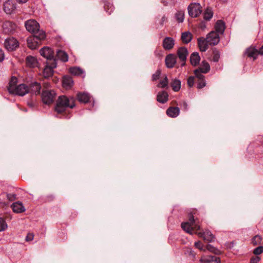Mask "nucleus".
Masks as SVG:
<instances>
[{"mask_svg":"<svg viewBox=\"0 0 263 263\" xmlns=\"http://www.w3.org/2000/svg\"><path fill=\"white\" fill-rule=\"evenodd\" d=\"M75 107V104L73 102L70 103L69 99L65 96H59L57 100L54 110L58 115H61L63 118L69 119L71 116L69 112H67V108H73Z\"/></svg>","mask_w":263,"mask_h":263,"instance_id":"1","label":"nucleus"},{"mask_svg":"<svg viewBox=\"0 0 263 263\" xmlns=\"http://www.w3.org/2000/svg\"><path fill=\"white\" fill-rule=\"evenodd\" d=\"M56 93L53 90H43L42 93V100L44 104H51L55 99Z\"/></svg>","mask_w":263,"mask_h":263,"instance_id":"2","label":"nucleus"},{"mask_svg":"<svg viewBox=\"0 0 263 263\" xmlns=\"http://www.w3.org/2000/svg\"><path fill=\"white\" fill-rule=\"evenodd\" d=\"M189 15L192 17H198L202 12V8L199 3H192L187 7Z\"/></svg>","mask_w":263,"mask_h":263,"instance_id":"3","label":"nucleus"},{"mask_svg":"<svg viewBox=\"0 0 263 263\" xmlns=\"http://www.w3.org/2000/svg\"><path fill=\"white\" fill-rule=\"evenodd\" d=\"M40 54L46 59V62L53 63L56 61L53 50L49 47H44L40 50Z\"/></svg>","mask_w":263,"mask_h":263,"instance_id":"4","label":"nucleus"},{"mask_svg":"<svg viewBox=\"0 0 263 263\" xmlns=\"http://www.w3.org/2000/svg\"><path fill=\"white\" fill-rule=\"evenodd\" d=\"M18 41L14 37H9L5 39L4 47L8 51H13L19 47Z\"/></svg>","mask_w":263,"mask_h":263,"instance_id":"5","label":"nucleus"},{"mask_svg":"<svg viewBox=\"0 0 263 263\" xmlns=\"http://www.w3.org/2000/svg\"><path fill=\"white\" fill-rule=\"evenodd\" d=\"M29 92V88L28 85L25 84L18 85L13 90L10 91V94L19 96H24Z\"/></svg>","mask_w":263,"mask_h":263,"instance_id":"6","label":"nucleus"},{"mask_svg":"<svg viewBox=\"0 0 263 263\" xmlns=\"http://www.w3.org/2000/svg\"><path fill=\"white\" fill-rule=\"evenodd\" d=\"M57 63L56 61L53 63L46 62V65L43 70V75L45 78L48 79L51 77L54 73L53 69L56 68Z\"/></svg>","mask_w":263,"mask_h":263,"instance_id":"7","label":"nucleus"},{"mask_svg":"<svg viewBox=\"0 0 263 263\" xmlns=\"http://www.w3.org/2000/svg\"><path fill=\"white\" fill-rule=\"evenodd\" d=\"M189 54V52L185 47H179L177 51V55L179 59L182 62L181 66L183 67L185 65L186 58Z\"/></svg>","mask_w":263,"mask_h":263,"instance_id":"8","label":"nucleus"},{"mask_svg":"<svg viewBox=\"0 0 263 263\" xmlns=\"http://www.w3.org/2000/svg\"><path fill=\"white\" fill-rule=\"evenodd\" d=\"M206 39L211 46L216 45L220 41L219 34L214 31H211L206 35Z\"/></svg>","mask_w":263,"mask_h":263,"instance_id":"9","label":"nucleus"},{"mask_svg":"<svg viewBox=\"0 0 263 263\" xmlns=\"http://www.w3.org/2000/svg\"><path fill=\"white\" fill-rule=\"evenodd\" d=\"M25 26L27 30L32 33L34 32V31L38 30L39 28V23L33 20H29L26 21Z\"/></svg>","mask_w":263,"mask_h":263,"instance_id":"10","label":"nucleus"},{"mask_svg":"<svg viewBox=\"0 0 263 263\" xmlns=\"http://www.w3.org/2000/svg\"><path fill=\"white\" fill-rule=\"evenodd\" d=\"M28 86L29 88V92L35 95H39L40 94L42 88L40 83L36 81L31 82Z\"/></svg>","mask_w":263,"mask_h":263,"instance_id":"11","label":"nucleus"},{"mask_svg":"<svg viewBox=\"0 0 263 263\" xmlns=\"http://www.w3.org/2000/svg\"><path fill=\"white\" fill-rule=\"evenodd\" d=\"M25 62L26 66L29 68H35L39 67V62L37 59L33 56L28 55L26 58Z\"/></svg>","mask_w":263,"mask_h":263,"instance_id":"12","label":"nucleus"},{"mask_svg":"<svg viewBox=\"0 0 263 263\" xmlns=\"http://www.w3.org/2000/svg\"><path fill=\"white\" fill-rule=\"evenodd\" d=\"M176 56L174 54L170 53L166 56L165 62L166 67L172 68L176 63Z\"/></svg>","mask_w":263,"mask_h":263,"instance_id":"13","label":"nucleus"},{"mask_svg":"<svg viewBox=\"0 0 263 263\" xmlns=\"http://www.w3.org/2000/svg\"><path fill=\"white\" fill-rule=\"evenodd\" d=\"M27 44L28 47L32 50L36 49L41 45L37 41L36 37L32 35L27 38Z\"/></svg>","mask_w":263,"mask_h":263,"instance_id":"14","label":"nucleus"},{"mask_svg":"<svg viewBox=\"0 0 263 263\" xmlns=\"http://www.w3.org/2000/svg\"><path fill=\"white\" fill-rule=\"evenodd\" d=\"M198 45L201 52H205L209 48V44L208 40L204 37H200L197 39Z\"/></svg>","mask_w":263,"mask_h":263,"instance_id":"15","label":"nucleus"},{"mask_svg":"<svg viewBox=\"0 0 263 263\" xmlns=\"http://www.w3.org/2000/svg\"><path fill=\"white\" fill-rule=\"evenodd\" d=\"M16 7L11 0L6 1L3 4L4 11L7 14H11Z\"/></svg>","mask_w":263,"mask_h":263,"instance_id":"16","label":"nucleus"},{"mask_svg":"<svg viewBox=\"0 0 263 263\" xmlns=\"http://www.w3.org/2000/svg\"><path fill=\"white\" fill-rule=\"evenodd\" d=\"M175 40L171 37H166L163 41L162 46L165 50H170L174 46Z\"/></svg>","mask_w":263,"mask_h":263,"instance_id":"17","label":"nucleus"},{"mask_svg":"<svg viewBox=\"0 0 263 263\" xmlns=\"http://www.w3.org/2000/svg\"><path fill=\"white\" fill-rule=\"evenodd\" d=\"M214 28L215 29V32L218 34H222L226 29V24L224 22L221 20H217L215 24Z\"/></svg>","mask_w":263,"mask_h":263,"instance_id":"18","label":"nucleus"},{"mask_svg":"<svg viewBox=\"0 0 263 263\" xmlns=\"http://www.w3.org/2000/svg\"><path fill=\"white\" fill-rule=\"evenodd\" d=\"M245 54L249 58H252L254 60H256L259 53V50H257L255 47H250L246 49Z\"/></svg>","mask_w":263,"mask_h":263,"instance_id":"19","label":"nucleus"},{"mask_svg":"<svg viewBox=\"0 0 263 263\" xmlns=\"http://www.w3.org/2000/svg\"><path fill=\"white\" fill-rule=\"evenodd\" d=\"M168 100V94L167 91L162 90L159 91L157 96V101L162 104L165 103Z\"/></svg>","mask_w":263,"mask_h":263,"instance_id":"20","label":"nucleus"},{"mask_svg":"<svg viewBox=\"0 0 263 263\" xmlns=\"http://www.w3.org/2000/svg\"><path fill=\"white\" fill-rule=\"evenodd\" d=\"M199 235L208 242L214 241L215 238V236L209 230H206L203 233H199Z\"/></svg>","mask_w":263,"mask_h":263,"instance_id":"21","label":"nucleus"},{"mask_svg":"<svg viewBox=\"0 0 263 263\" xmlns=\"http://www.w3.org/2000/svg\"><path fill=\"white\" fill-rule=\"evenodd\" d=\"M200 57L197 52H194L191 54L190 61L191 64L195 67L199 65L200 61Z\"/></svg>","mask_w":263,"mask_h":263,"instance_id":"22","label":"nucleus"},{"mask_svg":"<svg viewBox=\"0 0 263 263\" xmlns=\"http://www.w3.org/2000/svg\"><path fill=\"white\" fill-rule=\"evenodd\" d=\"M78 100L80 103H87L90 101V97L88 93L86 92H79L77 95Z\"/></svg>","mask_w":263,"mask_h":263,"instance_id":"23","label":"nucleus"},{"mask_svg":"<svg viewBox=\"0 0 263 263\" xmlns=\"http://www.w3.org/2000/svg\"><path fill=\"white\" fill-rule=\"evenodd\" d=\"M104 4V9L105 11L110 14L114 10L115 7L110 0H102Z\"/></svg>","mask_w":263,"mask_h":263,"instance_id":"24","label":"nucleus"},{"mask_svg":"<svg viewBox=\"0 0 263 263\" xmlns=\"http://www.w3.org/2000/svg\"><path fill=\"white\" fill-rule=\"evenodd\" d=\"M167 115L172 118L177 117L180 113V109L178 107H170L166 110Z\"/></svg>","mask_w":263,"mask_h":263,"instance_id":"25","label":"nucleus"},{"mask_svg":"<svg viewBox=\"0 0 263 263\" xmlns=\"http://www.w3.org/2000/svg\"><path fill=\"white\" fill-rule=\"evenodd\" d=\"M11 208L13 211L16 213H21L25 211V207L22 203L18 201L13 203L11 205Z\"/></svg>","mask_w":263,"mask_h":263,"instance_id":"26","label":"nucleus"},{"mask_svg":"<svg viewBox=\"0 0 263 263\" xmlns=\"http://www.w3.org/2000/svg\"><path fill=\"white\" fill-rule=\"evenodd\" d=\"M32 36L36 37L38 42L41 44L42 41L45 39L46 34L45 31L39 29L32 33Z\"/></svg>","mask_w":263,"mask_h":263,"instance_id":"27","label":"nucleus"},{"mask_svg":"<svg viewBox=\"0 0 263 263\" xmlns=\"http://www.w3.org/2000/svg\"><path fill=\"white\" fill-rule=\"evenodd\" d=\"M56 57L63 62H66L68 60L67 53L62 50L59 49L57 51Z\"/></svg>","mask_w":263,"mask_h":263,"instance_id":"28","label":"nucleus"},{"mask_svg":"<svg viewBox=\"0 0 263 263\" xmlns=\"http://www.w3.org/2000/svg\"><path fill=\"white\" fill-rule=\"evenodd\" d=\"M62 84L64 87L71 88L73 85L72 78L69 76H64L63 78Z\"/></svg>","mask_w":263,"mask_h":263,"instance_id":"29","label":"nucleus"},{"mask_svg":"<svg viewBox=\"0 0 263 263\" xmlns=\"http://www.w3.org/2000/svg\"><path fill=\"white\" fill-rule=\"evenodd\" d=\"M192 34L189 31L182 32L181 35V40L184 44H188L192 40Z\"/></svg>","mask_w":263,"mask_h":263,"instance_id":"30","label":"nucleus"},{"mask_svg":"<svg viewBox=\"0 0 263 263\" xmlns=\"http://www.w3.org/2000/svg\"><path fill=\"white\" fill-rule=\"evenodd\" d=\"M193 226L189 222H183L181 224V227L186 233L192 234L194 230Z\"/></svg>","mask_w":263,"mask_h":263,"instance_id":"31","label":"nucleus"},{"mask_svg":"<svg viewBox=\"0 0 263 263\" xmlns=\"http://www.w3.org/2000/svg\"><path fill=\"white\" fill-rule=\"evenodd\" d=\"M170 85L173 91L178 92L180 90L181 88V81L177 79H173L171 82Z\"/></svg>","mask_w":263,"mask_h":263,"instance_id":"32","label":"nucleus"},{"mask_svg":"<svg viewBox=\"0 0 263 263\" xmlns=\"http://www.w3.org/2000/svg\"><path fill=\"white\" fill-rule=\"evenodd\" d=\"M18 82L17 78L15 76H12L10 79V81L9 83L8 86V90L9 92L10 93V91L13 90V89H14L15 87H16L17 84Z\"/></svg>","mask_w":263,"mask_h":263,"instance_id":"33","label":"nucleus"},{"mask_svg":"<svg viewBox=\"0 0 263 263\" xmlns=\"http://www.w3.org/2000/svg\"><path fill=\"white\" fill-rule=\"evenodd\" d=\"M69 72L72 75L77 76H81L84 73L83 70L79 67H70L69 69Z\"/></svg>","mask_w":263,"mask_h":263,"instance_id":"34","label":"nucleus"},{"mask_svg":"<svg viewBox=\"0 0 263 263\" xmlns=\"http://www.w3.org/2000/svg\"><path fill=\"white\" fill-rule=\"evenodd\" d=\"M213 16V12L211 8L208 7L203 12V18L206 21H210Z\"/></svg>","mask_w":263,"mask_h":263,"instance_id":"35","label":"nucleus"},{"mask_svg":"<svg viewBox=\"0 0 263 263\" xmlns=\"http://www.w3.org/2000/svg\"><path fill=\"white\" fill-rule=\"evenodd\" d=\"M198 69H201L202 73H206L210 70V66L208 62L204 60L202 62L201 66Z\"/></svg>","mask_w":263,"mask_h":263,"instance_id":"36","label":"nucleus"},{"mask_svg":"<svg viewBox=\"0 0 263 263\" xmlns=\"http://www.w3.org/2000/svg\"><path fill=\"white\" fill-rule=\"evenodd\" d=\"M208 250L210 252H212L215 255H220L222 254V252L220 250H219V249L214 247V246L210 244H208L205 246V250Z\"/></svg>","mask_w":263,"mask_h":263,"instance_id":"37","label":"nucleus"},{"mask_svg":"<svg viewBox=\"0 0 263 263\" xmlns=\"http://www.w3.org/2000/svg\"><path fill=\"white\" fill-rule=\"evenodd\" d=\"M212 54L213 61L214 62H218L219 60L220 55L219 51L216 48H214L212 49Z\"/></svg>","mask_w":263,"mask_h":263,"instance_id":"38","label":"nucleus"},{"mask_svg":"<svg viewBox=\"0 0 263 263\" xmlns=\"http://www.w3.org/2000/svg\"><path fill=\"white\" fill-rule=\"evenodd\" d=\"M168 80L166 76H165L162 80H161L157 84V86L159 88H165L168 87Z\"/></svg>","mask_w":263,"mask_h":263,"instance_id":"39","label":"nucleus"},{"mask_svg":"<svg viewBox=\"0 0 263 263\" xmlns=\"http://www.w3.org/2000/svg\"><path fill=\"white\" fill-rule=\"evenodd\" d=\"M262 240V237L259 235H256L251 239V243L254 246L260 244Z\"/></svg>","mask_w":263,"mask_h":263,"instance_id":"40","label":"nucleus"},{"mask_svg":"<svg viewBox=\"0 0 263 263\" xmlns=\"http://www.w3.org/2000/svg\"><path fill=\"white\" fill-rule=\"evenodd\" d=\"M175 18L178 23H182L184 18V12L182 11H178L175 14Z\"/></svg>","mask_w":263,"mask_h":263,"instance_id":"41","label":"nucleus"},{"mask_svg":"<svg viewBox=\"0 0 263 263\" xmlns=\"http://www.w3.org/2000/svg\"><path fill=\"white\" fill-rule=\"evenodd\" d=\"M201 70V69L197 68L194 71V73L195 75V77L197 78L198 79V80L205 79V77L204 75H203L202 74L203 73H202V71Z\"/></svg>","mask_w":263,"mask_h":263,"instance_id":"42","label":"nucleus"},{"mask_svg":"<svg viewBox=\"0 0 263 263\" xmlns=\"http://www.w3.org/2000/svg\"><path fill=\"white\" fill-rule=\"evenodd\" d=\"M7 228V224L4 218L0 217V232L5 231Z\"/></svg>","mask_w":263,"mask_h":263,"instance_id":"43","label":"nucleus"},{"mask_svg":"<svg viewBox=\"0 0 263 263\" xmlns=\"http://www.w3.org/2000/svg\"><path fill=\"white\" fill-rule=\"evenodd\" d=\"M161 73V70L160 69H158L155 73L152 75V81H156L158 79H159L160 75Z\"/></svg>","mask_w":263,"mask_h":263,"instance_id":"44","label":"nucleus"},{"mask_svg":"<svg viewBox=\"0 0 263 263\" xmlns=\"http://www.w3.org/2000/svg\"><path fill=\"white\" fill-rule=\"evenodd\" d=\"M205 85H206V82H205V79L198 80V81L197 82V88L198 89H200L203 88L205 86Z\"/></svg>","mask_w":263,"mask_h":263,"instance_id":"45","label":"nucleus"},{"mask_svg":"<svg viewBox=\"0 0 263 263\" xmlns=\"http://www.w3.org/2000/svg\"><path fill=\"white\" fill-rule=\"evenodd\" d=\"M194 246L196 248L199 249L201 251H205V247H204L202 243L200 241L195 242Z\"/></svg>","mask_w":263,"mask_h":263,"instance_id":"46","label":"nucleus"},{"mask_svg":"<svg viewBox=\"0 0 263 263\" xmlns=\"http://www.w3.org/2000/svg\"><path fill=\"white\" fill-rule=\"evenodd\" d=\"M195 83V77L190 76L187 80V84L190 88L192 87Z\"/></svg>","mask_w":263,"mask_h":263,"instance_id":"47","label":"nucleus"},{"mask_svg":"<svg viewBox=\"0 0 263 263\" xmlns=\"http://www.w3.org/2000/svg\"><path fill=\"white\" fill-rule=\"evenodd\" d=\"M263 253V246H259L253 250V253L258 255Z\"/></svg>","mask_w":263,"mask_h":263,"instance_id":"48","label":"nucleus"},{"mask_svg":"<svg viewBox=\"0 0 263 263\" xmlns=\"http://www.w3.org/2000/svg\"><path fill=\"white\" fill-rule=\"evenodd\" d=\"M188 222H189L192 226H193L195 223V220L193 212H190L188 214Z\"/></svg>","mask_w":263,"mask_h":263,"instance_id":"49","label":"nucleus"},{"mask_svg":"<svg viewBox=\"0 0 263 263\" xmlns=\"http://www.w3.org/2000/svg\"><path fill=\"white\" fill-rule=\"evenodd\" d=\"M210 262L214 261L215 263H221L220 257L210 255Z\"/></svg>","mask_w":263,"mask_h":263,"instance_id":"50","label":"nucleus"},{"mask_svg":"<svg viewBox=\"0 0 263 263\" xmlns=\"http://www.w3.org/2000/svg\"><path fill=\"white\" fill-rule=\"evenodd\" d=\"M16 195L15 194H7V199L10 201H13L16 199Z\"/></svg>","mask_w":263,"mask_h":263,"instance_id":"51","label":"nucleus"},{"mask_svg":"<svg viewBox=\"0 0 263 263\" xmlns=\"http://www.w3.org/2000/svg\"><path fill=\"white\" fill-rule=\"evenodd\" d=\"M260 260V258L258 256H252L250 258V263H258Z\"/></svg>","mask_w":263,"mask_h":263,"instance_id":"52","label":"nucleus"},{"mask_svg":"<svg viewBox=\"0 0 263 263\" xmlns=\"http://www.w3.org/2000/svg\"><path fill=\"white\" fill-rule=\"evenodd\" d=\"M206 23L204 21H201L198 25V27L202 30H204L206 28Z\"/></svg>","mask_w":263,"mask_h":263,"instance_id":"53","label":"nucleus"},{"mask_svg":"<svg viewBox=\"0 0 263 263\" xmlns=\"http://www.w3.org/2000/svg\"><path fill=\"white\" fill-rule=\"evenodd\" d=\"M34 237V235L33 233H29L27 234L25 240L26 241H30L33 240Z\"/></svg>","mask_w":263,"mask_h":263,"instance_id":"54","label":"nucleus"},{"mask_svg":"<svg viewBox=\"0 0 263 263\" xmlns=\"http://www.w3.org/2000/svg\"><path fill=\"white\" fill-rule=\"evenodd\" d=\"M54 199V196L52 195H49L47 196L45 198V201L46 202H51Z\"/></svg>","mask_w":263,"mask_h":263,"instance_id":"55","label":"nucleus"},{"mask_svg":"<svg viewBox=\"0 0 263 263\" xmlns=\"http://www.w3.org/2000/svg\"><path fill=\"white\" fill-rule=\"evenodd\" d=\"M199 261L201 263H210V255L206 258H201Z\"/></svg>","mask_w":263,"mask_h":263,"instance_id":"56","label":"nucleus"},{"mask_svg":"<svg viewBox=\"0 0 263 263\" xmlns=\"http://www.w3.org/2000/svg\"><path fill=\"white\" fill-rule=\"evenodd\" d=\"M5 59V53L4 51L0 48V62H2L4 61Z\"/></svg>","mask_w":263,"mask_h":263,"instance_id":"57","label":"nucleus"},{"mask_svg":"<svg viewBox=\"0 0 263 263\" xmlns=\"http://www.w3.org/2000/svg\"><path fill=\"white\" fill-rule=\"evenodd\" d=\"M167 21V17L165 16V15H163L161 20V22L160 23L161 25H163L164 22H166Z\"/></svg>","mask_w":263,"mask_h":263,"instance_id":"58","label":"nucleus"},{"mask_svg":"<svg viewBox=\"0 0 263 263\" xmlns=\"http://www.w3.org/2000/svg\"><path fill=\"white\" fill-rule=\"evenodd\" d=\"M189 254L194 257H195L196 255V253L192 249H190Z\"/></svg>","mask_w":263,"mask_h":263,"instance_id":"59","label":"nucleus"},{"mask_svg":"<svg viewBox=\"0 0 263 263\" xmlns=\"http://www.w3.org/2000/svg\"><path fill=\"white\" fill-rule=\"evenodd\" d=\"M182 106L185 110H187V104L185 102H183L182 103Z\"/></svg>","mask_w":263,"mask_h":263,"instance_id":"60","label":"nucleus"},{"mask_svg":"<svg viewBox=\"0 0 263 263\" xmlns=\"http://www.w3.org/2000/svg\"><path fill=\"white\" fill-rule=\"evenodd\" d=\"M20 4L26 3L28 0H16Z\"/></svg>","mask_w":263,"mask_h":263,"instance_id":"61","label":"nucleus"},{"mask_svg":"<svg viewBox=\"0 0 263 263\" xmlns=\"http://www.w3.org/2000/svg\"><path fill=\"white\" fill-rule=\"evenodd\" d=\"M259 53L260 55H263V45L259 49Z\"/></svg>","mask_w":263,"mask_h":263,"instance_id":"62","label":"nucleus"},{"mask_svg":"<svg viewBox=\"0 0 263 263\" xmlns=\"http://www.w3.org/2000/svg\"><path fill=\"white\" fill-rule=\"evenodd\" d=\"M27 104L29 107H32L34 106L33 103L32 102H28Z\"/></svg>","mask_w":263,"mask_h":263,"instance_id":"63","label":"nucleus"},{"mask_svg":"<svg viewBox=\"0 0 263 263\" xmlns=\"http://www.w3.org/2000/svg\"><path fill=\"white\" fill-rule=\"evenodd\" d=\"M195 227L198 230H199L200 229V226H198V224H195Z\"/></svg>","mask_w":263,"mask_h":263,"instance_id":"64","label":"nucleus"}]
</instances>
